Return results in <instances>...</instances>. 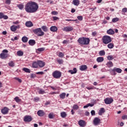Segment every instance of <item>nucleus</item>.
<instances>
[{
    "label": "nucleus",
    "instance_id": "nucleus-1",
    "mask_svg": "<svg viewBox=\"0 0 127 127\" xmlns=\"http://www.w3.org/2000/svg\"><path fill=\"white\" fill-rule=\"evenodd\" d=\"M38 4L37 3L33 1H29L25 5V9L26 12L29 13H34L38 9Z\"/></svg>",
    "mask_w": 127,
    "mask_h": 127
},
{
    "label": "nucleus",
    "instance_id": "nucleus-2",
    "mask_svg": "<svg viewBox=\"0 0 127 127\" xmlns=\"http://www.w3.org/2000/svg\"><path fill=\"white\" fill-rule=\"evenodd\" d=\"M77 42L81 45H88L90 43V39L86 37H81L78 39Z\"/></svg>",
    "mask_w": 127,
    "mask_h": 127
},
{
    "label": "nucleus",
    "instance_id": "nucleus-3",
    "mask_svg": "<svg viewBox=\"0 0 127 127\" xmlns=\"http://www.w3.org/2000/svg\"><path fill=\"white\" fill-rule=\"evenodd\" d=\"M102 40L104 44H109L112 42V38L110 36L105 35L102 37Z\"/></svg>",
    "mask_w": 127,
    "mask_h": 127
},
{
    "label": "nucleus",
    "instance_id": "nucleus-4",
    "mask_svg": "<svg viewBox=\"0 0 127 127\" xmlns=\"http://www.w3.org/2000/svg\"><path fill=\"white\" fill-rule=\"evenodd\" d=\"M33 32L35 34H36L37 36H43L45 33L44 32L42 31L41 28H38L33 30Z\"/></svg>",
    "mask_w": 127,
    "mask_h": 127
},
{
    "label": "nucleus",
    "instance_id": "nucleus-5",
    "mask_svg": "<svg viewBox=\"0 0 127 127\" xmlns=\"http://www.w3.org/2000/svg\"><path fill=\"white\" fill-rule=\"evenodd\" d=\"M52 75L55 79H60L62 76V73L60 71L56 70L53 72Z\"/></svg>",
    "mask_w": 127,
    "mask_h": 127
},
{
    "label": "nucleus",
    "instance_id": "nucleus-6",
    "mask_svg": "<svg viewBox=\"0 0 127 127\" xmlns=\"http://www.w3.org/2000/svg\"><path fill=\"white\" fill-rule=\"evenodd\" d=\"M8 51L7 50H3L2 51V53L0 54V58L1 59H5V58H7V54Z\"/></svg>",
    "mask_w": 127,
    "mask_h": 127
},
{
    "label": "nucleus",
    "instance_id": "nucleus-7",
    "mask_svg": "<svg viewBox=\"0 0 127 127\" xmlns=\"http://www.w3.org/2000/svg\"><path fill=\"white\" fill-rule=\"evenodd\" d=\"M101 123V119L98 117H96L94 118L93 120V124L94 126H99L100 123Z\"/></svg>",
    "mask_w": 127,
    "mask_h": 127
},
{
    "label": "nucleus",
    "instance_id": "nucleus-8",
    "mask_svg": "<svg viewBox=\"0 0 127 127\" xmlns=\"http://www.w3.org/2000/svg\"><path fill=\"white\" fill-rule=\"evenodd\" d=\"M114 102V99L112 98H107L104 100V102L106 105H110Z\"/></svg>",
    "mask_w": 127,
    "mask_h": 127
},
{
    "label": "nucleus",
    "instance_id": "nucleus-9",
    "mask_svg": "<svg viewBox=\"0 0 127 127\" xmlns=\"http://www.w3.org/2000/svg\"><path fill=\"white\" fill-rule=\"evenodd\" d=\"M31 121H32V117L29 115H27L24 118V122L29 123L31 122Z\"/></svg>",
    "mask_w": 127,
    "mask_h": 127
},
{
    "label": "nucleus",
    "instance_id": "nucleus-10",
    "mask_svg": "<svg viewBox=\"0 0 127 127\" xmlns=\"http://www.w3.org/2000/svg\"><path fill=\"white\" fill-rule=\"evenodd\" d=\"M63 31H65L66 32H69L73 30V27L71 26H67V27H64L63 29Z\"/></svg>",
    "mask_w": 127,
    "mask_h": 127
},
{
    "label": "nucleus",
    "instance_id": "nucleus-11",
    "mask_svg": "<svg viewBox=\"0 0 127 127\" xmlns=\"http://www.w3.org/2000/svg\"><path fill=\"white\" fill-rule=\"evenodd\" d=\"M8 111H9L8 108L7 107H4L3 109L1 110V112L3 115H6V114L8 113Z\"/></svg>",
    "mask_w": 127,
    "mask_h": 127
},
{
    "label": "nucleus",
    "instance_id": "nucleus-12",
    "mask_svg": "<svg viewBox=\"0 0 127 127\" xmlns=\"http://www.w3.org/2000/svg\"><path fill=\"white\" fill-rule=\"evenodd\" d=\"M122 69L117 67H114L113 69H112V71L114 72V74L115 72H117V73H122Z\"/></svg>",
    "mask_w": 127,
    "mask_h": 127
},
{
    "label": "nucleus",
    "instance_id": "nucleus-13",
    "mask_svg": "<svg viewBox=\"0 0 127 127\" xmlns=\"http://www.w3.org/2000/svg\"><path fill=\"white\" fill-rule=\"evenodd\" d=\"M78 125L80 127H86V122L83 120H80L78 121Z\"/></svg>",
    "mask_w": 127,
    "mask_h": 127
},
{
    "label": "nucleus",
    "instance_id": "nucleus-14",
    "mask_svg": "<svg viewBox=\"0 0 127 127\" xmlns=\"http://www.w3.org/2000/svg\"><path fill=\"white\" fill-rule=\"evenodd\" d=\"M37 114L39 117H43L44 115H45V113L44 111H43V110H39Z\"/></svg>",
    "mask_w": 127,
    "mask_h": 127
},
{
    "label": "nucleus",
    "instance_id": "nucleus-15",
    "mask_svg": "<svg viewBox=\"0 0 127 127\" xmlns=\"http://www.w3.org/2000/svg\"><path fill=\"white\" fill-rule=\"evenodd\" d=\"M17 28H19V25L15 26V25H12L10 27V29L11 31L14 32L16 31V30Z\"/></svg>",
    "mask_w": 127,
    "mask_h": 127
},
{
    "label": "nucleus",
    "instance_id": "nucleus-16",
    "mask_svg": "<svg viewBox=\"0 0 127 127\" xmlns=\"http://www.w3.org/2000/svg\"><path fill=\"white\" fill-rule=\"evenodd\" d=\"M38 65L39 66V67L42 68V67H44V66H45V63L41 61H38Z\"/></svg>",
    "mask_w": 127,
    "mask_h": 127
},
{
    "label": "nucleus",
    "instance_id": "nucleus-17",
    "mask_svg": "<svg viewBox=\"0 0 127 127\" xmlns=\"http://www.w3.org/2000/svg\"><path fill=\"white\" fill-rule=\"evenodd\" d=\"M72 3L74 4V5H75L76 6H78L79 4H80V0H73Z\"/></svg>",
    "mask_w": 127,
    "mask_h": 127
},
{
    "label": "nucleus",
    "instance_id": "nucleus-18",
    "mask_svg": "<svg viewBox=\"0 0 127 127\" xmlns=\"http://www.w3.org/2000/svg\"><path fill=\"white\" fill-rule=\"evenodd\" d=\"M106 65L108 67V68H111L114 66V64H113L112 62L109 61L107 63Z\"/></svg>",
    "mask_w": 127,
    "mask_h": 127
},
{
    "label": "nucleus",
    "instance_id": "nucleus-19",
    "mask_svg": "<svg viewBox=\"0 0 127 127\" xmlns=\"http://www.w3.org/2000/svg\"><path fill=\"white\" fill-rule=\"evenodd\" d=\"M25 25L27 27H32V26H33V23H32L31 21L26 22Z\"/></svg>",
    "mask_w": 127,
    "mask_h": 127
},
{
    "label": "nucleus",
    "instance_id": "nucleus-20",
    "mask_svg": "<svg viewBox=\"0 0 127 127\" xmlns=\"http://www.w3.org/2000/svg\"><path fill=\"white\" fill-rule=\"evenodd\" d=\"M58 28H57V27L55 26H52L50 28L51 31H52L53 32H55L57 30H58Z\"/></svg>",
    "mask_w": 127,
    "mask_h": 127
},
{
    "label": "nucleus",
    "instance_id": "nucleus-21",
    "mask_svg": "<svg viewBox=\"0 0 127 127\" xmlns=\"http://www.w3.org/2000/svg\"><path fill=\"white\" fill-rule=\"evenodd\" d=\"M107 33L110 35H113V34H115V31L113 30L112 29H110L109 30H107Z\"/></svg>",
    "mask_w": 127,
    "mask_h": 127
},
{
    "label": "nucleus",
    "instance_id": "nucleus-22",
    "mask_svg": "<svg viewBox=\"0 0 127 127\" xmlns=\"http://www.w3.org/2000/svg\"><path fill=\"white\" fill-rule=\"evenodd\" d=\"M29 45L31 46H33V45H35V40H30L28 42Z\"/></svg>",
    "mask_w": 127,
    "mask_h": 127
},
{
    "label": "nucleus",
    "instance_id": "nucleus-23",
    "mask_svg": "<svg viewBox=\"0 0 127 127\" xmlns=\"http://www.w3.org/2000/svg\"><path fill=\"white\" fill-rule=\"evenodd\" d=\"M68 72L69 73H70V74H76L77 73V68L74 67L73 70H68Z\"/></svg>",
    "mask_w": 127,
    "mask_h": 127
},
{
    "label": "nucleus",
    "instance_id": "nucleus-24",
    "mask_svg": "<svg viewBox=\"0 0 127 127\" xmlns=\"http://www.w3.org/2000/svg\"><path fill=\"white\" fill-rule=\"evenodd\" d=\"M104 113H105V108H101L99 110L98 114L99 116H102Z\"/></svg>",
    "mask_w": 127,
    "mask_h": 127
},
{
    "label": "nucleus",
    "instance_id": "nucleus-25",
    "mask_svg": "<svg viewBox=\"0 0 127 127\" xmlns=\"http://www.w3.org/2000/svg\"><path fill=\"white\" fill-rule=\"evenodd\" d=\"M107 47L108 48H109V49H113V48H114V47H115V45H114L113 43H109L108 45H107Z\"/></svg>",
    "mask_w": 127,
    "mask_h": 127
},
{
    "label": "nucleus",
    "instance_id": "nucleus-26",
    "mask_svg": "<svg viewBox=\"0 0 127 127\" xmlns=\"http://www.w3.org/2000/svg\"><path fill=\"white\" fill-rule=\"evenodd\" d=\"M87 67L86 65H82L80 66V71H85L87 69Z\"/></svg>",
    "mask_w": 127,
    "mask_h": 127
},
{
    "label": "nucleus",
    "instance_id": "nucleus-27",
    "mask_svg": "<svg viewBox=\"0 0 127 127\" xmlns=\"http://www.w3.org/2000/svg\"><path fill=\"white\" fill-rule=\"evenodd\" d=\"M22 41L24 43H26V42H27V41H28V38H27V37H26V36L23 37L22 38Z\"/></svg>",
    "mask_w": 127,
    "mask_h": 127
},
{
    "label": "nucleus",
    "instance_id": "nucleus-28",
    "mask_svg": "<svg viewBox=\"0 0 127 127\" xmlns=\"http://www.w3.org/2000/svg\"><path fill=\"white\" fill-rule=\"evenodd\" d=\"M32 67L33 68H37L38 67V61L37 62H34L32 64Z\"/></svg>",
    "mask_w": 127,
    "mask_h": 127
},
{
    "label": "nucleus",
    "instance_id": "nucleus-29",
    "mask_svg": "<svg viewBox=\"0 0 127 127\" xmlns=\"http://www.w3.org/2000/svg\"><path fill=\"white\" fill-rule=\"evenodd\" d=\"M96 61L98 62V63H100L101 62H103L104 61V58L103 57H98L96 59Z\"/></svg>",
    "mask_w": 127,
    "mask_h": 127
},
{
    "label": "nucleus",
    "instance_id": "nucleus-30",
    "mask_svg": "<svg viewBox=\"0 0 127 127\" xmlns=\"http://www.w3.org/2000/svg\"><path fill=\"white\" fill-rule=\"evenodd\" d=\"M65 97H66V93L65 92H63L62 94H60V98L61 99H65Z\"/></svg>",
    "mask_w": 127,
    "mask_h": 127
},
{
    "label": "nucleus",
    "instance_id": "nucleus-31",
    "mask_svg": "<svg viewBox=\"0 0 127 127\" xmlns=\"http://www.w3.org/2000/svg\"><path fill=\"white\" fill-rule=\"evenodd\" d=\"M41 28L45 32H47L48 31V28L46 26H42Z\"/></svg>",
    "mask_w": 127,
    "mask_h": 127
},
{
    "label": "nucleus",
    "instance_id": "nucleus-32",
    "mask_svg": "<svg viewBox=\"0 0 127 127\" xmlns=\"http://www.w3.org/2000/svg\"><path fill=\"white\" fill-rule=\"evenodd\" d=\"M61 117H62L63 118H66L67 117V114H66V112H63L61 113Z\"/></svg>",
    "mask_w": 127,
    "mask_h": 127
},
{
    "label": "nucleus",
    "instance_id": "nucleus-33",
    "mask_svg": "<svg viewBox=\"0 0 127 127\" xmlns=\"http://www.w3.org/2000/svg\"><path fill=\"white\" fill-rule=\"evenodd\" d=\"M17 55L18 56H23V52L21 51H18L17 52Z\"/></svg>",
    "mask_w": 127,
    "mask_h": 127
},
{
    "label": "nucleus",
    "instance_id": "nucleus-34",
    "mask_svg": "<svg viewBox=\"0 0 127 127\" xmlns=\"http://www.w3.org/2000/svg\"><path fill=\"white\" fill-rule=\"evenodd\" d=\"M8 65L10 67H14L15 64H14V62L13 61H10L9 63H8Z\"/></svg>",
    "mask_w": 127,
    "mask_h": 127
},
{
    "label": "nucleus",
    "instance_id": "nucleus-35",
    "mask_svg": "<svg viewBox=\"0 0 127 127\" xmlns=\"http://www.w3.org/2000/svg\"><path fill=\"white\" fill-rule=\"evenodd\" d=\"M72 109L73 110H75V111H77V110H79V107L78 106V105L74 104L72 107Z\"/></svg>",
    "mask_w": 127,
    "mask_h": 127
},
{
    "label": "nucleus",
    "instance_id": "nucleus-36",
    "mask_svg": "<svg viewBox=\"0 0 127 127\" xmlns=\"http://www.w3.org/2000/svg\"><path fill=\"white\" fill-rule=\"evenodd\" d=\"M14 99L15 100V102H16V103H19L21 102V99H19V97H15Z\"/></svg>",
    "mask_w": 127,
    "mask_h": 127
},
{
    "label": "nucleus",
    "instance_id": "nucleus-37",
    "mask_svg": "<svg viewBox=\"0 0 127 127\" xmlns=\"http://www.w3.org/2000/svg\"><path fill=\"white\" fill-rule=\"evenodd\" d=\"M105 54L106 52H105L104 51H100L99 52V55H100V56H105Z\"/></svg>",
    "mask_w": 127,
    "mask_h": 127
},
{
    "label": "nucleus",
    "instance_id": "nucleus-38",
    "mask_svg": "<svg viewBox=\"0 0 127 127\" xmlns=\"http://www.w3.org/2000/svg\"><path fill=\"white\" fill-rule=\"evenodd\" d=\"M23 70L25 72H26V73H30V69H29L27 68L24 67L23 68Z\"/></svg>",
    "mask_w": 127,
    "mask_h": 127
},
{
    "label": "nucleus",
    "instance_id": "nucleus-39",
    "mask_svg": "<svg viewBox=\"0 0 127 127\" xmlns=\"http://www.w3.org/2000/svg\"><path fill=\"white\" fill-rule=\"evenodd\" d=\"M54 114L51 113L49 114V119H53L54 118Z\"/></svg>",
    "mask_w": 127,
    "mask_h": 127
},
{
    "label": "nucleus",
    "instance_id": "nucleus-40",
    "mask_svg": "<svg viewBox=\"0 0 127 127\" xmlns=\"http://www.w3.org/2000/svg\"><path fill=\"white\" fill-rule=\"evenodd\" d=\"M17 6L19 9H23V7H24V6L22 4H19L17 5Z\"/></svg>",
    "mask_w": 127,
    "mask_h": 127
},
{
    "label": "nucleus",
    "instance_id": "nucleus-41",
    "mask_svg": "<svg viewBox=\"0 0 127 127\" xmlns=\"http://www.w3.org/2000/svg\"><path fill=\"white\" fill-rule=\"evenodd\" d=\"M119 18L116 17L112 19V22H114V23L117 22V21H119Z\"/></svg>",
    "mask_w": 127,
    "mask_h": 127
},
{
    "label": "nucleus",
    "instance_id": "nucleus-42",
    "mask_svg": "<svg viewBox=\"0 0 127 127\" xmlns=\"http://www.w3.org/2000/svg\"><path fill=\"white\" fill-rule=\"evenodd\" d=\"M107 59L109 61L113 60V59H114V57L112 55L108 56L107 57Z\"/></svg>",
    "mask_w": 127,
    "mask_h": 127
},
{
    "label": "nucleus",
    "instance_id": "nucleus-43",
    "mask_svg": "<svg viewBox=\"0 0 127 127\" xmlns=\"http://www.w3.org/2000/svg\"><path fill=\"white\" fill-rule=\"evenodd\" d=\"M58 56H59V57L62 58L64 57V54H63V53H62V52H60L59 53Z\"/></svg>",
    "mask_w": 127,
    "mask_h": 127
},
{
    "label": "nucleus",
    "instance_id": "nucleus-44",
    "mask_svg": "<svg viewBox=\"0 0 127 127\" xmlns=\"http://www.w3.org/2000/svg\"><path fill=\"white\" fill-rule=\"evenodd\" d=\"M57 61L59 63V64H63V60L57 59Z\"/></svg>",
    "mask_w": 127,
    "mask_h": 127
},
{
    "label": "nucleus",
    "instance_id": "nucleus-45",
    "mask_svg": "<svg viewBox=\"0 0 127 127\" xmlns=\"http://www.w3.org/2000/svg\"><path fill=\"white\" fill-rule=\"evenodd\" d=\"M37 51H39V52H41L42 51H44L45 50V48H41L37 49Z\"/></svg>",
    "mask_w": 127,
    "mask_h": 127
},
{
    "label": "nucleus",
    "instance_id": "nucleus-46",
    "mask_svg": "<svg viewBox=\"0 0 127 127\" xmlns=\"http://www.w3.org/2000/svg\"><path fill=\"white\" fill-rule=\"evenodd\" d=\"M51 14H52L53 15H57V14H58V12L56 11H53L51 12Z\"/></svg>",
    "mask_w": 127,
    "mask_h": 127
},
{
    "label": "nucleus",
    "instance_id": "nucleus-47",
    "mask_svg": "<svg viewBox=\"0 0 127 127\" xmlns=\"http://www.w3.org/2000/svg\"><path fill=\"white\" fill-rule=\"evenodd\" d=\"M44 93H45V91L42 89H41L39 91V94H40L42 95V94H44Z\"/></svg>",
    "mask_w": 127,
    "mask_h": 127
},
{
    "label": "nucleus",
    "instance_id": "nucleus-48",
    "mask_svg": "<svg viewBox=\"0 0 127 127\" xmlns=\"http://www.w3.org/2000/svg\"><path fill=\"white\" fill-rule=\"evenodd\" d=\"M36 74L37 75H43V74H44V72H43V71H39L38 72H36Z\"/></svg>",
    "mask_w": 127,
    "mask_h": 127
},
{
    "label": "nucleus",
    "instance_id": "nucleus-49",
    "mask_svg": "<svg viewBox=\"0 0 127 127\" xmlns=\"http://www.w3.org/2000/svg\"><path fill=\"white\" fill-rule=\"evenodd\" d=\"M77 19H78V20H80V21L83 20V16H77Z\"/></svg>",
    "mask_w": 127,
    "mask_h": 127
},
{
    "label": "nucleus",
    "instance_id": "nucleus-50",
    "mask_svg": "<svg viewBox=\"0 0 127 127\" xmlns=\"http://www.w3.org/2000/svg\"><path fill=\"white\" fill-rule=\"evenodd\" d=\"M91 116H95L96 115V112L94 110H92L91 111Z\"/></svg>",
    "mask_w": 127,
    "mask_h": 127
},
{
    "label": "nucleus",
    "instance_id": "nucleus-51",
    "mask_svg": "<svg viewBox=\"0 0 127 127\" xmlns=\"http://www.w3.org/2000/svg\"><path fill=\"white\" fill-rule=\"evenodd\" d=\"M127 12V8H124L122 9V12H124V13H126V12Z\"/></svg>",
    "mask_w": 127,
    "mask_h": 127
},
{
    "label": "nucleus",
    "instance_id": "nucleus-52",
    "mask_svg": "<svg viewBox=\"0 0 127 127\" xmlns=\"http://www.w3.org/2000/svg\"><path fill=\"white\" fill-rule=\"evenodd\" d=\"M2 18H3V19H8V16H7V15H5L3 14Z\"/></svg>",
    "mask_w": 127,
    "mask_h": 127
},
{
    "label": "nucleus",
    "instance_id": "nucleus-53",
    "mask_svg": "<svg viewBox=\"0 0 127 127\" xmlns=\"http://www.w3.org/2000/svg\"><path fill=\"white\" fill-rule=\"evenodd\" d=\"M14 79H15V80H17V81H18V82H19V83H21V82H22L21 79H20L17 77H15Z\"/></svg>",
    "mask_w": 127,
    "mask_h": 127
},
{
    "label": "nucleus",
    "instance_id": "nucleus-54",
    "mask_svg": "<svg viewBox=\"0 0 127 127\" xmlns=\"http://www.w3.org/2000/svg\"><path fill=\"white\" fill-rule=\"evenodd\" d=\"M34 100L35 102H38L39 101V98L37 97H35L34 98Z\"/></svg>",
    "mask_w": 127,
    "mask_h": 127
},
{
    "label": "nucleus",
    "instance_id": "nucleus-55",
    "mask_svg": "<svg viewBox=\"0 0 127 127\" xmlns=\"http://www.w3.org/2000/svg\"><path fill=\"white\" fill-rule=\"evenodd\" d=\"M123 120H127V115H124L122 117Z\"/></svg>",
    "mask_w": 127,
    "mask_h": 127
},
{
    "label": "nucleus",
    "instance_id": "nucleus-56",
    "mask_svg": "<svg viewBox=\"0 0 127 127\" xmlns=\"http://www.w3.org/2000/svg\"><path fill=\"white\" fill-rule=\"evenodd\" d=\"M3 16V14L2 12H0V19H2V17Z\"/></svg>",
    "mask_w": 127,
    "mask_h": 127
},
{
    "label": "nucleus",
    "instance_id": "nucleus-57",
    "mask_svg": "<svg viewBox=\"0 0 127 127\" xmlns=\"http://www.w3.org/2000/svg\"><path fill=\"white\" fill-rule=\"evenodd\" d=\"M6 3L7 4H10V0H6Z\"/></svg>",
    "mask_w": 127,
    "mask_h": 127
},
{
    "label": "nucleus",
    "instance_id": "nucleus-58",
    "mask_svg": "<svg viewBox=\"0 0 127 127\" xmlns=\"http://www.w3.org/2000/svg\"><path fill=\"white\" fill-rule=\"evenodd\" d=\"M35 77H36V75H35V74H32L31 75V76H30V77H31V78H35Z\"/></svg>",
    "mask_w": 127,
    "mask_h": 127
},
{
    "label": "nucleus",
    "instance_id": "nucleus-59",
    "mask_svg": "<svg viewBox=\"0 0 127 127\" xmlns=\"http://www.w3.org/2000/svg\"><path fill=\"white\" fill-rule=\"evenodd\" d=\"M2 33L3 35H6V34H7V32H6V31H4L2 32Z\"/></svg>",
    "mask_w": 127,
    "mask_h": 127
},
{
    "label": "nucleus",
    "instance_id": "nucleus-60",
    "mask_svg": "<svg viewBox=\"0 0 127 127\" xmlns=\"http://www.w3.org/2000/svg\"><path fill=\"white\" fill-rule=\"evenodd\" d=\"M88 107H94V104L88 103Z\"/></svg>",
    "mask_w": 127,
    "mask_h": 127
},
{
    "label": "nucleus",
    "instance_id": "nucleus-61",
    "mask_svg": "<svg viewBox=\"0 0 127 127\" xmlns=\"http://www.w3.org/2000/svg\"><path fill=\"white\" fill-rule=\"evenodd\" d=\"M86 89H87V90H93V88L92 87H87Z\"/></svg>",
    "mask_w": 127,
    "mask_h": 127
},
{
    "label": "nucleus",
    "instance_id": "nucleus-62",
    "mask_svg": "<svg viewBox=\"0 0 127 127\" xmlns=\"http://www.w3.org/2000/svg\"><path fill=\"white\" fill-rule=\"evenodd\" d=\"M85 116H89V115H90V113L88 111L85 112Z\"/></svg>",
    "mask_w": 127,
    "mask_h": 127
},
{
    "label": "nucleus",
    "instance_id": "nucleus-63",
    "mask_svg": "<svg viewBox=\"0 0 127 127\" xmlns=\"http://www.w3.org/2000/svg\"><path fill=\"white\" fill-rule=\"evenodd\" d=\"M75 11H76V10H75V9L74 8L71 9V12H72V13H74V12H75Z\"/></svg>",
    "mask_w": 127,
    "mask_h": 127
},
{
    "label": "nucleus",
    "instance_id": "nucleus-64",
    "mask_svg": "<svg viewBox=\"0 0 127 127\" xmlns=\"http://www.w3.org/2000/svg\"><path fill=\"white\" fill-rule=\"evenodd\" d=\"M53 18L54 20H57V19H58V17H53Z\"/></svg>",
    "mask_w": 127,
    "mask_h": 127
}]
</instances>
